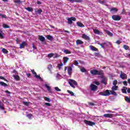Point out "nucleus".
<instances>
[{"instance_id": "obj_1", "label": "nucleus", "mask_w": 130, "mask_h": 130, "mask_svg": "<svg viewBox=\"0 0 130 130\" xmlns=\"http://www.w3.org/2000/svg\"><path fill=\"white\" fill-rule=\"evenodd\" d=\"M90 74L94 76H103L104 75V72L103 70L98 71L95 69H93L90 71Z\"/></svg>"}, {"instance_id": "obj_2", "label": "nucleus", "mask_w": 130, "mask_h": 130, "mask_svg": "<svg viewBox=\"0 0 130 130\" xmlns=\"http://www.w3.org/2000/svg\"><path fill=\"white\" fill-rule=\"evenodd\" d=\"M68 83L70 85L71 87L75 89L76 87L75 86H78V82L73 79H69ZM75 85V86H74Z\"/></svg>"}, {"instance_id": "obj_3", "label": "nucleus", "mask_w": 130, "mask_h": 130, "mask_svg": "<svg viewBox=\"0 0 130 130\" xmlns=\"http://www.w3.org/2000/svg\"><path fill=\"white\" fill-rule=\"evenodd\" d=\"M99 95H100L101 96H109V95H111V93H110V91L109 90L107 89L105 91L100 92L99 93Z\"/></svg>"}, {"instance_id": "obj_4", "label": "nucleus", "mask_w": 130, "mask_h": 130, "mask_svg": "<svg viewBox=\"0 0 130 130\" xmlns=\"http://www.w3.org/2000/svg\"><path fill=\"white\" fill-rule=\"evenodd\" d=\"M76 20H77V19H76L75 17H72L69 18L67 19V22L68 24H69V25H72V24H73V21L75 22Z\"/></svg>"}, {"instance_id": "obj_5", "label": "nucleus", "mask_w": 130, "mask_h": 130, "mask_svg": "<svg viewBox=\"0 0 130 130\" xmlns=\"http://www.w3.org/2000/svg\"><path fill=\"white\" fill-rule=\"evenodd\" d=\"M84 123L89 125L90 126H93V125H95V122H92L91 121H88L87 120H84Z\"/></svg>"}, {"instance_id": "obj_6", "label": "nucleus", "mask_w": 130, "mask_h": 130, "mask_svg": "<svg viewBox=\"0 0 130 130\" xmlns=\"http://www.w3.org/2000/svg\"><path fill=\"white\" fill-rule=\"evenodd\" d=\"M112 18L114 21H120L121 18L118 15H113L112 16Z\"/></svg>"}, {"instance_id": "obj_7", "label": "nucleus", "mask_w": 130, "mask_h": 130, "mask_svg": "<svg viewBox=\"0 0 130 130\" xmlns=\"http://www.w3.org/2000/svg\"><path fill=\"white\" fill-rule=\"evenodd\" d=\"M120 77L122 80H124V79H126L127 78V75L125 73H123L122 71H120Z\"/></svg>"}, {"instance_id": "obj_8", "label": "nucleus", "mask_w": 130, "mask_h": 130, "mask_svg": "<svg viewBox=\"0 0 130 130\" xmlns=\"http://www.w3.org/2000/svg\"><path fill=\"white\" fill-rule=\"evenodd\" d=\"M98 88V87L96 85H95L94 84H91L90 85V89L91 90V91H96V90H97V88Z\"/></svg>"}, {"instance_id": "obj_9", "label": "nucleus", "mask_w": 130, "mask_h": 130, "mask_svg": "<svg viewBox=\"0 0 130 130\" xmlns=\"http://www.w3.org/2000/svg\"><path fill=\"white\" fill-rule=\"evenodd\" d=\"M104 117L108 118H112L113 117V114H105L104 115Z\"/></svg>"}, {"instance_id": "obj_10", "label": "nucleus", "mask_w": 130, "mask_h": 130, "mask_svg": "<svg viewBox=\"0 0 130 130\" xmlns=\"http://www.w3.org/2000/svg\"><path fill=\"white\" fill-rule=\"evenodd\" d=\"M76 43L77 45H82V44H84V42L81 40H77L76 41Z\"/></svg>"}, {"instance_id": "obj_11", "label": "nucleus", "mask_w": 130, "mask_h": 130, "mask_svg": "<svg viewBox=\"0 0 130 130\" xmlns=\"http://www.w3.org/2000/svg\"><path fill=\"white\" fill-rule=\"evenodd\" d=\"M25 46H26V42H22L19 46V48L20 49H22V48H25Z\"/></svg>"}, {"instance_id": "obj_12", "label": "nucleus", "mask_w": 130, "mask_h": 130, "mask_svg": "<svg viewBox=\"0 0 130 130\" xmlns=\"http://www.w3.org/2000/svg\"><path fill=\"white\" fill-rule=\"evenodd\" d=\"M82 38H83V39H85V40H90V37H89V36H87L85 34H83L82 35Z\"/></svg>"}, {"instance_id": "obj_13", "label": "nucleus", "mask_w": 130, "mask_h": 130, "mask_svg": "<svg viewBox=\"0 0 130 130\" xmlns=\"http://www.w3.org/2000/svg\"><path fill=\"white\" fill-rule=\"evenodd\" d=\"M105 32L107 33L108 36H110V37H112V36H113V34L107 29H105Z\"/></svg>"}, {"instance_id": "obj_14", "label": "nucleus", "mask_w": 130, "mask_h": 130, "mask_svg": "<svg viewBox=\"0 0 130 130\" xmlns=\"http://www.w3.org/2000/svg\"><path fill=\"white\" fill-rule=\"evenodd\" d=\"M118 90V86L116 85H114L112 87L111 91H117Z\"/></svg>"}, {"instance_id": "obj_15", "label": "nucleus", "mask_w": 130, "mask_h": 130, "mask_svg": "<svg viewBox=\"0 0 130 130\" xmlns=\"http://www.w3.org/2000/svg\"><path fill=\"white\" fill-rule=\"evenodd\" d=\"M69 2H71L73 3H82L83 0H68Z\"/></svg>"}, {"instance_id": "obj_16", "label": "nucleus", "mask_w": 130, "mask_h": 130, "mask_svg": "<svg viewBox=\"0 0 130 130\" xmlns=\"http://www.w3.org/2000/svg\"><path fill=\"white\" fill-rule=\"evenodd\" d=\"M72 71H73V68L71 67H69L68 69V75H70V76L72 75Z\"/></svg>"}, {"instance_id": "obj_17", "label": "nucleus", "mask_w": 130, "mask_h": 130, "mask_svg": "<svg viewBox=\"0 0 130 130\" xmlns=\"http://www.w3.org/2000/svg\"><path fill=\"white\" fill-rule=\"evenodd\" d=\"M93 32L94 34H97L98 35H100L101 34V32L96 29H93Z\"/></svg>"}, {"instance_id": "obj_18", "label": "nucleus", "mask_w": 130, "mask_h": 130, "mask_svg": "<svg viewBox=\"0 0 130 130\" xmlns=\"http://www.w3.org/2000/svg\"><path fill=\"white\" fill-rule=\"evenodd\" d=\"M39 39L40 40V41H42V42L45 41V38L42 36H39Z\"/></svg>"}, {"instance_id": "obj_19", "label": "nucleus", "mask_w": 130, "mask_h": 130, "mask_svg": "<svg viewBox=\"0 0 130 130\" xmlns=\"http://www.w3.org/2000/svg\"><path fill=\"white\" fill-rule=\"evenodd\" d=\"M77 26H78V27H80L81 28H83V27H85V26L84 25V24L82 23V22H77Z\"/></svg>"}, {"instance_id": "obj_20", "label": "nucleus", "mask_w": 130, "mask_h": 130, "mask_svg": "<svg viewBox=\"0 0 130 130\" xmlns=\"http://www.w3.org/2000/svg\"><path fill=\"white\" fill-rule=\"evenodd\" d=\"M45 86L46 88H47L49 93H51V88L50 86H49L47 84H45Z\"/></svg>"}, {"instance_id": "obj_21", "label": "nucleus", "mask_w": 130, "mask_h": 130, "mask_svg": "<svg viewBox=\"0 0 130 130\" xmlns=\"http://www.w3.org/2000/svg\"><path fill=\"white\" fill-rule=\"evenodd\" d=\"M13 77L16 81H20V76L19 75H13Z\"/></svg>"}, {"instance_id": "obj_22", "label": "nucleus", "mask_w": 130, "mask_h": 130, "mask_svg": "<svg viewBox=\"0 0 130 130\" xmlns=\"http://www.w3.org/2000/svg\"><path fill=\"white\" fill-rule=\"evenodd\" d=\"M90 47L91 49V50H92V51H97L98 50V49L92 45L90 46Z\"/></svg>"}, {"instance_id": "obj_23", "label": "nucleus", "mask_w": 130, "mask_h": 130, "mask_svg": "<svg viewBox=\"0 0 130 130\" xmlns=\"http://www.w3.org/2000/svg\"><path fill=\"white\" fill-rule=\"evenodd\" d=\"M126 90H127V88L126 87H123V88L121 89L122 92L124 94H126Z\"/></svg>"}, {"instance_id": "obj_24", "label": "nucleus", "mask_w": 130, "mask_h": 130, "mask_svg": "<svg viewBox=\"0 0 130 130\" xmlns=\"http://www.w3.org/2000/svg\"><path fill=\"white\" fill-rule=\"evenodd\" d=\"M14 3H15V4H18V5H21V4L23 3V2H22V1L21 0H14Z\"/></svg>"}, {"instance_id": "obj_25", "label": "nucleus", "mask_w": 130, "mask_h": 130, "mask_svg": "<svg viewBox=\"0 0 130 130\" xmlns=\"http://www.w3.org/2000/svg\"><path fill=\"white\" fill-rule=\"evenodd\" d=\"M0 85L3 86V87H8V84L3 81H0Z\"/></svg>"}, {"instance_id": "obj_26", "label": "nucleus", "mask_w": 130, "mask_h": 130, "mask_svg": "<svg viewBox=\"0 0 130 130\" xmlns=\"http://www.w3.org/2000/svg\"><path fill=\"white\" fill-rule=\"evenodd\" d=\"M2 52H3V53H5V54L9 53V51L4 48L2 49Z\"/></svg>"}, {"instance_id": "obj_27", "label": "nucleus", "mask_w": 130, "mask_h": 130, "mask_svg": "<svg viewBox=\"0 0 130 130\" xmlns=\"http://www.w3.org/2000/svg\"><path fill=\"white\" fill-rule=\"evenodd\" d=\"M69 58L68 57H64L63 60H64V63L66 64L68 61H69Z\"/></svg>"}, {"instance_id": "obj_28", "label": "nucleus", "mask_w": 130, "mask_h": 130, "mask_svg": "<svg viewBox=\"0 0 130 130\" xmlns=\"http://www.w3.org/2000/svg\"><path fill=\"white\" fill-rule=\"evenodd\" d=\"M110 92L112 95H114V96H117V93L114 90H110Z\"/></svg>"}, {"instance_id": "obj_29", "label": "nucleus", "mask_w": 130, "mask_h": 130, "mask_svg": "<svg viewBox=\"0 0 130 130\" xmlns=\"http://www.w3.org/2000/svg\"><path fill=\"white\" fill-rule=\"evenodd\" d=\"M41 13H42V9H38L37 11H36V14H38L39 15H41Z\"/></svg>"}, {"instance_id": "obj_30", "label": "nucleus", "mask_w": 130, "mask_h": 130, "mask_svg": "<svg viewBox=\"0 0 130 130\" xmlns=\"http://www.w3.org/2000/svg\"><path fill=\"white\" fill-rule=\"evenodd\" d=\"M46 38L48 40H52V39H53V38L52 37V36H50V35H47L46 36Z\"/></svg>"}, {"instance_id": "obj_31", "label": "nucleus", "mask_w": 130, "mask_h": 130, "mask_svg": "<svg viewBox=\"0 0 130 130\" xmlns=\"http://www.w3.org/2000/svg\"><path fill=\"white\" fill-rule=\"evenodd\" d=\"M80 71L82 73H87V70H86L84 67H81Z\"/></svg>"}, {"instance_id": "obj_32", "label": "nucleus", "mask_w": 130, "mask_h": 130, "mask_svg": "<svg viewBox=\"0 0 130 130\" xmlns=\"http://www.w3.org/2000/svg\"><path fill=\"white\" fill-rule=\"evenodd\" d=\"M117 11L118 10L115 8H113L110 10V12H114V13H117Z\"/></svg>"}, {"instance_id": "obj_33", "label": "nucleus", "mask_w": 130, "mask_h": 130, "mask_svg": "<svg viewBox=\"0 0 130 130\" xmlns=\"http://www.w3.org/2000/svg\"><path fill=\"white\" fill-rule=\"evenodd\" d=\"M123 48L124 49H125V50H128V49H129V47L126 45H124L123 46Z\"/></svg>"}, {"instance_id": "obj_34", "label": "nucleus", "mask_w": 130, "mask_h": 130, "mask_svg": "<svg viewBox=\"0 0 130 130\" xmlns=\"http://www.w3.org/2000/svg\"><path fill=\"white\" fill-rule=\"evenodd\" d=\"M0 109L1 110H5V107H4V104L3 103H0Z\"/></svg>"}, {"instance_id": "obj_35", "label": "nucleus", "mask_w": 130, "mask_h": 130, "mask_svg": "<svg viewBox=\"0 0 130 130\" xmlns=\"http://www.w3.org/2000/svg\"><path fill=\"white\" fill-rule=\"evenodd\" d=\"M63 52L66 53V54H71V53H72V52H71L69 50H64Z\"/></svg>"}, {"instance_id": "obj_36", "label": "nucleus", "mask_w": 130, "mask_h": 130, "mask_svg": "<svg viewBox=\"0 0 130 130\" xmlns=\"http://www.w3.org/2000/svg\"><path fill=\"white\" fill-rule=\"evenodd\" d=\"M25 10H26V11H28V12H33V9L30 7H27L26 8H25Z\"/></svg>"}, {"instance_id": "obj_37", "label": "nucleus", "mask_w": 130, "mask_h": 130, "mask_svg": "<svg viewBox=\"0 0 130 130\" xmlns=\"http://www.w3.org/2000/svg\"><path fill=\"white\" fill-rule=\"evenodd\" d=\"M35 78H36L37 79H39V80H40L41 81H42V78H41V77H40V76L39 75H37V74H36L35 75Z\"/></svg>"}, {"instance_id": "obj_38", "label": "nucleus", "mask_w": 130, "mask_h": 130, "mask_svg": "<svg viewBox=\"0 0 130 130\" xmlns=\"http://www.w3.org/2000/svg\"><path fill=\"white\" fill-rule=\"evenodd\" d=\"M3 28H10V26L7 25V24H5V23H4V24H3Z\"/></svg>"}, {"instance_id": "obj_39", "label": "nucleus", "mask_w": 130, "mask_h": 130, "mask_svg": "<svg viewBox=\"0 0 130 130\" xmlns=\"http://www.w3.org/2000/svg\"><path fill=\"white\" fill-rule=\"evenodd\" d=\"M63 66V64L62 63V62H61L60 63H58V68L59 69V70H60V68H61V67H62Z\"/></svg>"}, {"instance_id": "obj_40", "label": "nucleus", "mask_w": 130, "mask_h": 130, "mask_svg": "<svg viewBox=\"0 0 130 130\" xmlns=\"http://www.w3.org/2000/svg\"><path fill=\"white\" fill-rule=\"evenodd\" d=\"M68 93H69V94H71V96H74L75 95V93L71 90H67Z\"/></svg>"}, {"instance_id": "obj_41", "label": "nucleus", "mask_w": 130, "mask_h": 130, "mask_svg": "<svg viewBox=\"0 0 130 130\" xmlns=\"http://www.w3.org/2000/svg\"><path fill=\"white\" fill-rule=\"evenodd\" d=\"M22 103L25 106H29V103L28 102H22Z\"/></svg>"}, {"instance_id": "obj_42", "label": "nucleus", "mask_w": 130, "mask_h": 130, "mask_svg": "<svg viewBox=\"0 0 130 130\" xmlns=\"http://www.w3.org/2000/svg\"><path fill=\"white\" fill-rule=\"evenodd\" d=\"M45 101H47V102H50V101H51L50 99H49V98H47V97H45Z\"/></svg>"}, {"instance_id": "obj_43", "label": "nucleus", "mask_w": 130, "mask_h": 130, "mask_svg": "<svg viewBox=\"0 0 130 130\" xmlns=\"http://www.w3.org/2000/svg\"><path fill=\"white\" fill-rule=\"evenodd\" d=\"M54 89L57 92H60V91H61V90L60 89H59V88H58V87H54Z\"/></svg>"}, {"instance_id": "obj_44", "label": "nucleus", "mask_w": 130, "mask_h": 130, "mask_svg": "<svg viewBox=\"0 0 130 130\" xmlns=\"http://www.w3.org/2000/svg\"><path fill=\"white\" fill-rule=\"evenodd\" d=\"M101 82L103 83V84H104V85H107V83H106V82L105 81V78L103 79L101 81Z\"/></svg>"}, {"instance_id": "obj_45", "label": "nucleus", "mask_w": 130, "mask_h": 130, "mask_svg": "<svg viewBox=\"0 0 130 130\" xmlns=\"http://www.w3.org/2000/svg\"><path fill=\"white\" fill-rule=\"evenodd\" d=\"M54 55V54L53 53H51L48 55V57L51 58Z\"/></svg>"}, {"instance_id": "obj_46", "label": "nucleus", "mask_w": 130, "mask_h": 130, "mask_svg": "<svg viewBox=\"0 0 130 130\" xmlns=\"http://www.w3.org/2000/svg\"><path fill=\"white\" fill-rule=\"evenodd\" d=\"M98 2L101 5H104V4H105V2L104 1H102L101 0H99Z\"/></svg>"}, {"instance_id": "obj_47", "label": "nucleus", "mask_w": 130, "mask_h": 130, "mask_svg": "<svg viewBox=\"0 0 130 130\" xmlns=\"http://www.w3.org/2000/svg\"><path fill=\"white\" fill-rule=\"evenodd\" d=\"M113 84L114 86H116L117 85V80H115L113 81Z\"/></svg>"}, {"instance_id": "obj_48", "label": "nucleus", "mask_w": 130, "mask_h": 130, "mask_svg": "<svg viewBox=\"0 0 130 130\" xmlns=\"http://www.w3.org/2000/svg\"><path fill=\"white\" fill-rule=\"evenodd\" d=\"M0 38L2 39H4V35H3V33L2 30H0Z\"/></svg>"}, {"instance_id": "obj_49", "label": "nucleus", "mask_w": 130, "mask_h": 130, "mask_svg": "<svg viewBox=\"0 0 130 130\" xmlns=\"http://www.w3.org/2000/svg\"><path fill=\"white\" fill-rule=\"evenodd\" d=\"M31 72L32 74L33 75H34L35 76H36V75L37 74V73H36V72H35V71L34 70H31Z\"/></svg>"}, {"instance_id": "obj_50", "label": "nucleus", "mask_w": 130, "mask_h": 130, "mask_svg": "<svg viewBox=\"0 0 130 130\" xmlns=\"http://www.w3.org/2000/svg\"><path fill=\"white\" fill-rule=\"evenodd\" d=\"M79 64V62L77 60H74V65L75 66H78Z\"/></svg>"}, {"instance_id": "obj_51", "label": "nucleus", "mask_w": 130, "mask_h": 130, "mask_svg": "<svg viewBox=\"0 0 130 130\" xmlns=\"http://www.w3.org/2000/svg\"><path fill=\"white\" fill-rule=\"evenodd\" d=\"M116 43L118 45H119V44H120V43H121V41L120 40H117V41H116Z\"/></svg>"}, {"instance_id": "obj_52", "label": "nucleus", "mask_w": 130, "mask_h": 130, "mask_svg": "<svg viewBox=\"0 0 130 130\" xmlns=\"http://www.w3.org/2000/svg\"><path fill=\"white\" fill-rule=\"evenodd\" d=\"M0 16L2 17V18H4L5 19H6V18H7L6 15L5 14H0Z\"/></svg>"}, {"instance_id": "obj_53", "label": "nucleus", "mask_w": 130, "mask_h": 130, "mask_svg": "<svg viewBox=\"0 0 130 130\" xmlns=\"http://www.w3.org/2000/svg\"><path fill=\"white\" fill-rule=\"evenodd\" d=\"M93 83L95 85H97V86H99V85H100V83H99L98 81H94Z\"/></svg>"}, {"instance_id": "obj_54", "label": "nucleus", "mask_w": 130, "mask_h": 130, "mask_svg": "<svg viewBox=\"0 0 130 130\" xmlns=\"http://www.w3.org/2000/svg\"><path fill=\"white\" fill-rule=\"evenodd\" d=\"M123 85H124V86H127V81H124L123 82Z\"/></svg>"}, {"instance_id": "obj_55", "label": "nucleus", "mask_w": 130, "mask_h": 130, "mask_svg": "<svg viewBox=\"0 0 130 130\" xmlns=\"http://www.w3.org/2000/svg\"><path fill=\"white\" fill-rule=\"evenodd\" d=\"M45 105H46V106H51V105L50 104V103H45Z\"/></svg>"}, {"instance_id": "obj_56", "label": "nucleus", "mask_w": 130, "mask_h": 130, "mask_svg": "<svg viewBox=\"0 0 130 130\" xmlns=\"http://www.w3.org/2000/svg\"><path fill=\"white\" fill-rule=\"evenodd\" d=\"M98 44H99V45H100V46H101L102 48H103V49H104L105 47H104V45H103V43L101 44L98 43Z\"/></svg>"}, {"instance_id": "obj_57", "label": "nucleus", "mask_w": 130, "mask_h": 130, "mask_svg": "<svg viewBox=\"0 0 130 130\" xmlns=\"http://www.w3.org/2000/svg\"><path fill=\"white\" fill-rule=\"evenodd\" d=\"M88 105H91V106H95V104L93 103H88Z\"/></svg>"}, {"instance_id": "obj_58", "label": "nucleus", "mask_w": 130, "mask_h": 130, "mask_svg": "<svg viewBox=\"0 0 130 130\" xmlns=\"http://www.w3.org/2000/svg\"><path fill=\"white\" fill-rule=\"evenodd\" d=\"M12 73H13V74H15V75H17V74H18V72H17V71H16V70H13Z\"/></svg>"}, {"instance_id": "obj_59", "label": "nucleus", "mask_w": 130, "mask_h": 130, "mask_svg": "<svg viewBox=\"0 0 130 130\" xmlns=\"http://www.w3.org/2000/svg\"><path fill=\"white\" fill-rule=\"evenodd\" d=\"M0 79H1V80H4V81H7V79H6L5 78V77H2V76H0Z\"/></svg>"}, {"instance_id": "obj_60", "label": "nucleus", "mask_w": 130, "mask_h": 130, "mask_svg": "<svg viewBox=\"0 0 130 130\" xmlns=\"http://www.w3.org/2000/svg\"><path fill=\"white\" fill-rule=\"evenodd\" d=\"M95 56H99L100 55V53H94Z\"/></svg>"}, {"instance_id": "obj_61", "label": "nucleus", "mask_w": 130, "mask_h": 130, "mask_svg": "<svg viewBox=\"0 0 130 130\" xmlns=\"http://www.w3.org/2000/svg\"><path fill=\"white\" fill-rule=\"evenodd\" d=\"M5 93H7V94H9V95L11 94V92L9 91V90H5Z\"/></svg>"}, {"instance_id": "obj_62", "label": "nucleus", "mask_w": 130, "mask_h": 130, "mask_svg": "<svg viewBox=\"0 0 130 130\" xmlns=\"http://www.w3.org/2000/svg\"><path fill=\"white\" fill-rule=\"evenodd\" d=\"M26 76H27V78H30V77L31 76V74L30 73H27L26 74Z\"/></svg>"}, {"instance_id": "obj_63", "label": "nucleus", "mask_w": 130, "mask_h": 130, "mask_svg": "<svg viewBox=\"0 0 130 130\" xmlns=\"http://www.w3.org/2000/svg\"><path fill=\"white\" fill-rule=\"evenodd\" d=\"M37 3L38 4V5H41V2L40 1H37Z\"/></svg>"}, {"instance_id": "obj_64", "label": "nucleus", "mask_w": 130, "mask_h": 130, "mask_svg": "<svg viewBox=\"0 0 130 130\" xmlns=\"http://www.w3.org/2000/svg\"><path fill=\"white\" fill-rule=\"evenodd\" d=\"M127 92V93H130V88H128Z\"/></svg>"}]
</instances>
